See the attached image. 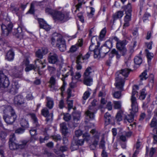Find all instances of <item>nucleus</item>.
<instances>
[{
    "label": "nucleus",
    "mask_w": 157,
    "mask_h": 157,
    "mask_svg": "<svg viewBox=\"0 0 157 157\" xmlns=\"http://www.w3.org/2000/svg\"><path fill=\"white\" fill-rule=\"evenodd\" d=\"M5 115L3 116V119L5 122L9 124H12L15 121L17 116L13 108L10 106H7L4 110Z\"/></svg>",
    "instance_id": "nucleus-1"
},
{
    "label": "nucleus",
    "mask_w": 157,
    "mask_h": 157,
    "mask_svg": "<svg viewBox=\"0 0 157 157\" xmlns=\"http://www.w3.org/2000/svg\"><path fill=\"white\" fill-rule=\"evenodd\" d=\"M3 19L0 21V25L2 30V34L4 36H7L12 31L13 25L9 19Z\"/></svg>",
    "instance_id": "nucleus-2"
},
{
    "label": "nucleus",
    "mask_w": 157,
    "mask_h": 157,
    "mask_svg": "<svg viewBox=\"0 0 157 157\" xmlns=\"http://www.w3.org/2000/svg\"><path fill=\"white\" fill-rule=\"evenodd\" d=\"M94 72V71L90 67L86 69L83 75V82L84 84L87 86H90L92 84L93 80L91 75Z\"/></svg>",
    "instance_id": "nucleus-3"
},
{
    "label": "nucleus",
    "mask_w": 157,
    "mask_h": 157,
    "mask_svg": "<svg viewBox=\"0 0 157 157\" xmlns=\"http://www.w3.org/2000/svg\"><path fill=\"white\" fill-rule=\"evenodd\" d=\"M53 19L56 21H58L62 23H63L69 19V13L57 10Z\"/></svg>",
    "instance_id": "nucleus-4"
},
{
    "label": "nucleus",
    "mask_w": 157,
    "mask_h": 157,
    "mask_svg": "<svg viewBox=\"0 0 157 157\" xmlns=\"http://www.w3.org/2000/svg\"><path fill=\"white\" fill-rule=\"evenodd\" d=\"M139 87L137 85H135L133 88L132 95L131 98V107L135 112L138 111V105L136 99L134 96L137 93V92L136 90H138Z\"/></svg>",
    "instance_id": "nucleus-5"
},
{
    "label": "nucleus",
    "mask_w": 157,
    "mask_h": 157,
    "mask_svg": "<svg viewBox=\"0 0 157 157\" xmlns=\"http://www.w3.org/2000/svg\"><path fill=\"white\" fill-rule=\"evenodd\" d=\"M96 101L94 100L92 102V105L90 106L87 111L86 112V118L88 120H92L94 118V114L96 113L97 109L95 106L94 103Z\"/></svg>",
    "instance_id": "nucleus-6"
},
{
    "label": "nucleus",
    "mask_w": 157,
    "mask_h": 157,
    "mask_svg": "<svg viewBox=\"0 0 157 157\" xmlns=\"http://www.w3.org/2000/svg\"><path fill=\"white\" fill-rule=\"evenodd\" d=\"M29 141L28 140H24L20 141L19 144L15 142L9 143V147L11 150H14L17 148L21 149L25 148L27 144Z\"/></svg>",
    "instance_id": "nucleus-7"
},
{
    "label": "nucleus",
    "mask_w": 157,
    "mask_h": 157,
    "mask_svg": "<svg viewBox=\"0 0 157 157\" xmlns=\"http://www.w3.org/2000/svg\"><path fill=\"white\" fill-rule=\"evenodd\" d=\"M29 115L33 121L34 125L36 127V128H33L30 130V134L32 136H33L37 134L36 133V130L39 128V127L40 126V124L38 123V119L35 114L33 113H30Z\"/></svg>",
    "instance_id": "nucleus-8"
},
{
    "label": "nucleus",
    "mask_w": 157,
    "mask_h": 157,
    "mask_svg": "<svg viewBox=\"0 0 157 157\" xmlns=\"http://www.w3.org/2000/svg\"><path fill=\"white\" fill-rule=\"evenodd\" d=\"M9 82L7 77L2 71H0V88L8 87Z\"/></svg>",
    "instance_id": "nucleus-9"
},
{
    "label": "nucleus",
    "mask_w": 157,
    "mask_h": 157,
    "mask_svg": "<svg viewBox=\"0 0 157 157\" xmlns=\"http://www.w3.org/2000/svg\"><path fill=\"white\" fill-rule=\"evenodd\" d=\"M58 57L56 54L51 53L48 56V62L51 63H56L57 65L60 66L61 62L58 60Z\"/></svg>",
    "instance_id": "nucleus-10"
},
{
    "label": "nucleus",
    "mask_w": 157,
    "mask_h": 157,
    "mask_svg": "<svg viewBox=\"0 0 157 157\" xmlns=\"http://www.w3.org/2000/svg\"><path fill=\"white\" fill-rule=\"evenodd\" d=\"M63 40L61 35L55 34L51 38V44L53 46H57Z\"/></svg>",
    "instance_id": "nucleus-11"
},
{
    "label": "nucleus",
    "mask_w": 157,
    "mask_h": 157,
    "mask_svg": "<svg viewBox=\"0 0 157 157\" xmlns=\"http://www.w3.org/2000/svg\"><path fill=\"white\" fill-rule=\"evenodd\" d=\"M124 79L122 78L119 75L116 78V82L115 85L118 89L123 90V86L124 84Z\"/></svg>",
    "instance_id": "nucleus-12"
},
{
    "label": "nucleus",
    "mask_w": 157,
    "mask_h": 157,
    "mask_svg": "<svg viewBox=\"0 0 157 157\" xmlns=\"http://www.w3.org/2000/svg\"><path fill=\"white\" fill-rule=\"evenodd\" d=\"M41 114L44 117H46V121L47 122L52 120L53 113H52L49 114V110L47 108H44L41 110Z\"/></svg>",
    "instance_id": "nucleus-13"
},
{
    "label": "nucleus",
    "mask_w": 157,
    "mask_h": 157,
    "mask_svg": "<svg viewBox=\"0 0 157 157\" xmlns=\"http://www.w3.org/2000/svg\"><path fill=\"white\" fill-rule=\"evenodd\" d=\"M46 60H44L42 61L40 59H36L35 60V69L40 70L45 67L46 63Z\"/></svg>",
    "instance_id": "nucleus-14"
},
{
    "label": "nucleus",
    "mask_w": 157,
    "mask_h": 157,
    "mask_svg": "<svg viewBox=\"0 0 157 157\" xmlns=\"http://www.w3.org/2000/svg\"><path fill=\"white\" fill-rule=\"evenodd\" d=\"M48 52V49L45 48H43L38 50L35 52V55L38 59H42L43 56Z\"/></svg>",
    "instance_id": "nucleus-15"
},
{
    "label": "nucleus",
    "mask_w": 157,
    "mask_h": 157,
    "mask_svg": "<svg viewBox=\"0 0 157 157\" xmlns=\"http://www.w3.org/2000/svg\"><path fill=\"white\" fill-rule=\"evenodd\" d=\"M112 47L113 43L112 41L110 40H107L104 44V46L101 47V49H106V50L105 52H103L104 55H105L109 52L110 49L112 48Z\"/></svg>",
    "instance_id": "nucleus-16"
},
{
    "label": "nucleus",
    "mask_w": 157,
    "mask_h": 157,
    "mask_svg": "<svg viewBox=\"0 0 157 157\" xmlns=\"http://www.w3.org/2000/svg\"><path fill=\"white\" fill-rule=\"evenodd\" d=\"M19 87L20 85L18 82H13L11 85V87L9 90V92L12 94H15L17 93V90Z\"/></svg>",
    "instance_id": "nucleus-17"
},
{
    "label": "nucleus",
    "mask_w": 157,
    "mask_h": 157,
    "mask_svg": "<svg viewBox=\"0 0 157 157\" xmlns=\"http://www.w3.org/2000/svg\"><path fill=\"white\" fill-rule=\"evenodd\" d=\"M38 21L40 28L44 29L46 31L50 30V26L43 19H39Z\"/></svg>",
    "instance_id": "nucleus-18"
},
{
    "label": "nucleus",
    "mask_w": 157,
    "mask_h": 157,
    "mask_svg": "<svg viewBox=\"0 0 157 157\" xmlns=\"http://www.w3.org/2000/svg\"><path fill=\"white\" fill-rule=\"evenodd\" d=\"M90 132L93 134H95L93 138V140H94L92 144L96 146H97L99 142L100 133L98 132H96L95 129L92 130L90 131Z\"/></svg>",
    "instance_id": "nucleus-19"
},
{
    "label": "nucleus",
    "mask_w": 157,
    "mask_h": 157,
    "mask_svg": "<svg viewBox=\"0 0 157 157\" xmlns=\"http://www.w3.org/2000/svg\"><path fill=\"white\" fill-rule=\"evenodd\" d=\"M131 110L132 111L131 112V114L126 116L124 117V121L126 123L127 122L129 123L132 122L133 120V117L134 114L138 112V111L135 112L133 110L132 107Z\"/></svg>",
    "instance_id": "nucleus-20"
},
{
    "label": "nucleus",
    "mask_w": 157,
    "mask_h": 157,
    "mask_svg": "<svg viewBox=\"0 0 157 157\" xmlns=\"http://www.w3.org/2000/svg\"><path fill=\"white\" fill-rule=\"evenodd\" d=\"M23 71V68H22L19 70H17L16 69H13L11 70L12 75L15 78H21L22 77V72Z\"/></svg>",
    "instance_id": "nucleus-21"
},
{
    "label": "nucleus",
    "mask_w": 157,
    "mask_h": 157,
    "mask_svg": "<svg viewBox=\"0 0 157 157\" xmlns=\"http://www.w3.org/2000/svg\"><path fill=\"white\" fill-rule=\"evenodd\" d=\"M82 45V41L79 40H78V43L75 45L71 46L70 48L69 51L70 52L73 53L76 52L78 48L79 47H81Z\"/></svg>",
    "instance_id": "nucleus-22"
},
{
    "label": "nucleus",
    "mask_w": 157,
    "mask_h": 157,
    "mask_svg": "<svg viewBox=\"0 0 157 157\" xmlns=\"http://www.w3.org/2000/svg\"><path fill=\"white\" fill-rule=\"evenodd\" d=\"M70 73L71 75L72 76V80H75L78 81V79L81 77V75L79 72H77L74 74L73 71V69H71Z\"/></svg>",
    "instance_id": "nucleus-23"
},
{
    "label": "nucleus",
    "mask_w": 157,
    "mask_h": 157,
    "mask_svg": "<svg viewBox=\"0 0 157 157\" xmlns=\"http://www.w3.org/2000/svg\"><path fill=\"white\" fill-rule=\"evenodd\" d=\"M14 103L17 105H21L24 102V98L21 95H17L14 98Z\"/></svg>",
    "instance_id": "nucleus-24"
},
{
    "label": "nucleus",
    "mask_w": 157,
    "mask_h": 157,
    "mask_svg": "<svg viewBox=\"0 0 157 157\" xmlns=\"http://www.w3.org/2000/svg\"><path fill=\"white\" fill-rule=\"evenodd\" d=\"M127 43V41L125 40H119L116 43L117 48L118 50L125 48V46Z\"/></svg>",
    "instance_id": "nucleus-25"
},
{
    "label": "nucleus",
    "mask_w": 157,
    "mask_h": 157,
    "mask_svg": "<svg viewBox=\"0 0 157 157\" xmlns=\"http://www.w3.org/2000/svg\"><path fill=\"white\" fill-rule=\"evenodd\" d=\"M47 100L46 105L49 109L52 108L54 105V102L53 99L49 97H47Z\"/></svg>",
    "instance_id": "nucleus-26"
},
{
    "label": "nucleus",
    "mask_w": 157,
    "mask_h": 157,
    "mask_svg": "<svg viewBox=\"0 0 157 157\" xmlns=\"http://www.w3.org/2000/svg\"><path fill=\"white\" fill-rule=\"evenodd\" d=\"M60 126L63 134L65 136L67 135L68 133V130L66 123H63L60 124Z\"/></svg>",
    "instance_id": "nucleus-27"
},
{
    "label": "nucleus",
    "mask_w": 157,
    "mask_h": 157,
    "mask_svg": "<svg viewBox=\"0 0 157 157\" xmlns=\"http://www.w3.org/2000/svg\"><path fill=\"white\" fill-rule=\"evenodd\" d=\"M102 49H101L100 50H99L98 49V46H96L95 48H94V50L93 51L94 52V57L95 58H97L98 57V56H99L100 57H101V53H104L103 52H102L101 51V50H102Z\"/></svg>",
    "instance_id": "nucleus-28"
},
{
    "label": "nucleus",
    "mask_w": 157,
    "mask_h": 157,
    "mask_svg": "<svg viewBox=\"0 0 157 157\" xmlns=\"http://www.w3.org/2000/svg\"><path fill=\"white\" fill-rule=\"evenodd\" d=\"M59 50L61 52H63L66 50V46L65 41L63 40L57 46Z\"/></svg>",
    "instance_id": "nucleus-29"
},
{
    "label": "nucleus",
    "mask_w": 157,
    "mask_h": 157,
    "mask_svg": "<svg viewBox=\"0 0 157 157\" xmlns=\"http://www.w3.org/2000/svg\"><path fill=\"white\" fill-rule=\"evenodd\" d=\"M14 56V52L12 50H9L6 54V58L9 61H11L13 60Z\"/></svg>",
    "instance_id": "nucleus-30"
},
{
    "label": "nucleus",
    "mask_w": 157,
    "mask_h": 157,
    "mask_svg": "<svg viewBox=\"0 0 157 157\" xmlns=\"http://www.w3.org/2000/svg\"><path fill=\"white\" fill-rule=\"evenodd\" d=\"M56 10H52L51 8L49 7H47L45 9L46 13L47 14L51 15L53 18L56 13Z\"/></svg>",
    "instance_id": "nucleus-31"
},
{
    "label": "nucleus",
    "mask_w": 157,
    "mask_h": 157,
    "mask_svg": "<svg viewBox=\"0 0 157 157\" xmlns=\"http://www.w3.org/2000/svg\"><path fill=\"white\" fill-rule=\"evenodd\" d=\"M112 118L110 114L108 112H106L104 115V119L105 123L106 125L109 124Z\"/></svg>",
    "instance_id": "nucleus-32"
},
{
    "label": "nucleus",
    "mask_w": 157,
    "mask_h": 157,
    "mask_svg": "<svg viewBox=\"0 0 157 157\" xmlns=\"http://www.w3.org/2000/svg\"><path fill=\"white\" fill-rule=\"evenodd\" d=\"M119 50L122 56H124L126 59L129 58V56H128V52L125 48L119 49Z\"/></svg>",
    "instance_id": "nucleus-33"
},
{
    "label": "nucleus",
    "mask_w": 157,
    "mask_h": 157,
    "mask_svg": "<svg viewBox=\"0 0 157 157\" xmlns=\"http://www.w3.org/2000/svg\"><path fill=\"white\" fill-rule=\"evenodd\" d=\"M130 72V69H129L125 68L122 69L121 71H120V74H121L125 77H127L128 76Z\"/></svg>",
    "instance_id": "nucleus-34"
},
{
    "label": "nucleus",
    "mask_w": 157,
    "mask_h": 157,
    "mask_svg": "<svg viewBox=\"0 0 157 157\" xmlns=\"http://www.w3.org/2000/svg\"><path fill=\"white\" fill-rule=\"evenodd\" d=\"M80 113L78 112H74L73 113V119L74 121H77L79 120Z\"/></svg>",
    "instance_id": "nucleus-35"
},
{
    "label": "nucleus",
    "mask_w": 157,
    "mask_h": 157,
    "mask_svg": "<svg viewBox=\"0 0 157 157\" xmlns=\"http://www.w3.org/2000/svg\"><path fill=\"white\" fill-rule=\"evenodd\" d=\"M21 126L24 128H27L29 127L28 121L25 119H22L20 121Z\"/></svg>",
    "instance_id": "nucleus-36"
},
{
    "label": "nucleus",
    "mask_w": 157,
    "mask_h": 157,
    "mask_svg": "<svg viewBox=\"0 0 157 157\" xmlns=\"http://www.w3.org/2000/svg\"><path fill=\"white\" fill-rule=\"evenodd\" d=\"M124 15V12L123 11H119L117 12L113 15V17L115 19L120 18Z\"/></svg>",
    "instance_id": "nucleus-37"
},
{
    "label": "nucleus",
    "mask_w": 157,
    "mask_h": 157,
    "mask_svg": "<svg viewBox=\"0 0 157 157\" xmlns=\"http://www.w3.org/2000/svg\"><path fill=\"white\" fill-rule=\"evenodd\" d=\"M91 90L89 88H88V90L86 91L83 94L82 98L84 100H86L90 96Z\"/></svg>",
    "instance_id": "nucleus-38"
},
{
    "label": "nucleus",
    "mask_w": 157,
    "mask_h": 157,
    "mask_svg": "<svg viewBox=\"0 0 157 157\" xmlns=\"http://www.w3.org/2000/svg\"><path fill=\"white\" fill-rule=\"evenodd\" d=\"M122 8L125 11V13L126 12L132 13L131 5L130 3H128L127 6L123 7Z\"/></svg>",
    "instance_id": "nucleus-39"
},
{
    "label": "nucleus",
    "mask_w": 157,
    "mask_h": 157,
    "mask_svg": "<svg viewBox=\"0 0 157 157\" xmlns=\"http://www.w3.org/2000/svg\"><path fill=\"white\" fill-rule=\"evenodd\" d=\"M140 78L141 81L145 80L148 78V75H147V71H145L142 73L140 75Z\"/></svg>",
    "instance_id": "nucleus-40"
},
{
    "label": "nucleus",
    "mask_w": 157,
    "mask_h": 157,
    "mask_svg": "<svg viewBox=\"0 0 157 157\" xmlns=\"http://www.w3.org/2000/svg\"><path fill=\"white\" fill-rule=\"evenodd\" d=\"M111 52L112 54L116 56V58L117 59H119L121 57V55L119 52V50L118 51L116 49H113L112 50Z\"/></svg>",
    "instance_id": "nucleus-41"
},
{
    "label": "nucleus",
    "mask_w": 157,
    "mask_h": 157,
    "mask_svg": "<svg viewBox=\"0 0 157 157\" xmlns=\"http://www.w3.org/2000/svg\"><path fill=\"white\" fill-rule=\"evenodd\" d=\"M146 95V90L145 89H143L140 91V95L139 98L141 100H144L145 98Z\"/></svg>",
    "instance_id": "nucleus-42"
},
{
    "label": "nucleus",
    "mask_w": 157,
    "mask_h": 157,
    "mask_svg": "<svg viewBox=\"0 0 157 157\" xmlns=\"http://www.w3.org/2000/svg\"><path fill=\"white\" fill-rule=\"evenodd\" d=\"M124 17V21H130L131 20L132 13L126 12Z\"/></svg>",
    "instance_id": "nucleus-43"
},
{
    "label": "nucleus",
    "mask_w": 157,
    "mask_h": 157,
    "mask_svg": "<svg viewBox=\"0 0 157 157\" xmlns=\"http://www.w3.org/2000/svg\"><path fill=\"white\" fill-rule=\"evenodd\" d=\"M142 60L140 57L136 56L134 59V62L137 65H140L142 63Z\"/></svg>",
    "instance_id": "nucleus-44"
},
{
    "label": "nucleus",
    "mask_w": 157,
    "mask_h": 157,
    "mask_svg": "<svg viewBox=\"0 0 157 157\" xmlns=\"http://www.w3.org/2000/svg\"><path fill=\"white\" fill-rule=\"evenodd\" d=\"M35 65L34 66L33 64H29L28 65L26 66V67L25 69V71L26 72H28L33 69H34V70H36V69H35Z\"/></svg>",
    "instance_id": "nucleus-45"
},
{
    "label": "nucleus",
    "mask_w": 157,
    "mask_h": 157,
    "mask_svg": "<svg viewBox=\"0 0 157 157\" xmlns=\"http://www.w3.org/2000/svg\"><path fill=\"white\" fill-rule=\"evenodd\" d=\"M145 52L148 59H149L150 61L153 57L154 56L153 54L150 52L147 49H146L145 50Z\"/></svg>",
    "instance_id": "nucleus-46"
},
{
    "label": "nucleus",
    "mask_w": 157,
    "mask_h": 157,
    "mask_svg": "<svg viewBox=\"0 0 157 157\" xmlns=\"http://www.w3.org/2000/svg\"><path fill=\"white\" fill-rule=\"evenodd\" d=\"M84 59L82 54H80L77 58L76 63H82L83 62Z\"/></svg>",
    "instance_id": "nucleus-47"
},
{
    "label": "nucleus",
    "mask_w": 157,
    "mask_h": 157,
    "mask_svg": "<svg viewBox=\"0 0 157 157\" xmlns=\"http://www.w3.org/2000/svg\"><path fill=\"white\" fill-rule=\"evenodd\" d=\"M106 32V30L105 28H104L101 30L100 34V38L101 40H102L105 37Z\"/></svg>",
    "instance_id": "nucleus-48"
},
{
    "label": "nucleus",
    "mask_w": 157,
    "mask_h": 157,
    "mask_svg": "<svg viewBox=\"0 0 157 157\" xmlns=\"http://www.w3.org/2000/svg\"><path fill=\"white\" fill-rule=\"evenodd\" d=\"M114 107L115 109H119L121 107V102L120 101H113Z\"/></svg>",
    "instance_id": "nucleus-49"
},
{
    "label": "nucleus",
    "mask_w": 157,
    "mask_h": 157,
    "mask_svg": "<svg viewBox=\"0 0 157 157\" xmlns=\"http://www.w3.org/2000/svg\"><path fill=\"white\" fill-rule=\"evenodd\" d=\"M113 96L115 98L119 99L120 98L121 96V91H117L113 94Z\"/></svg>",
    "instance_id": "nucleus-50"
},
{
    "label": "nucleus",
    "mask_w": 157,
    "mask_h": 157,
    "mask_svg": "<svg viewBox=\"0 0 157 157\" xmlns=\"http://www.w3.org/2000/svg\"><path fill=\"white\" fill-rule=\"evenodd\" d=\"M157 124V120L155 117H153L150 123V125L151 127H155Z\"/></svg>",
    "instance_id": "nucleus-51"
},
{
    "label": "nucleus",
    "mask_w": 157,
    "mask_h": 157,
    "mask_svg": "<svg viewBox=\"0 0 157 157\" xmlns=\"http://www.w3.org/2000/svg\"><path fill=\"white\" fill-rule=\"evenodd\" d=\"M105 142L104 140L103 139H101L99 144V148L102 149L103 150H105Z\"/></svg>",
    "instance_id": "nucleus-52"
},
{
    "label": "nucleus",
    "mask_w": 157,
    "mask_h": 157,
    "mask_svg": "<svg viewBox=\"0 0 157 157\" xmlns=\"http://www.w3.org/2000/svg\"><path fill=\"white\" fill-rule=\"evenodd\" d=\"M56 83V81L55 78L53 77H52L50 80V83L51 84L50 86L52 87L55 85Z\"/></svg>",
    "instance_id": "nucleus-53"
},
{
    "label": "nucleus",
    "mask_w": 157,
    "mask_h": 157,
    "mask_svg": "<svg viewBox=\"0 0 157 157\" xmlns=\"http://www.w3.org/2000/svg\"><path fill=\"white\" fill-rule=\"evenodd\" d=\"M84 141H87L90 139V135L88 133H85L83 135Z\"/></svg>",
    "instance_id": "nucleus-54"
},
{
    "label": "nucleus",
    "mask_w": 157,
    "mask_h": 157,
    "mask_svg": "<svg viewBox=\"0 0 157 157\" xmlns=\"http://www.w3.org/2000/svg\"><path fill=\"white\" fill-rule=\"evenodd\" d=\"M11 10L13 13L17 14V12L19 10V8L14 6H12L11 7Z\"/></svg>",
    "instance_id": "nucleus-55"
},
{
    "label": "nucleus",
    "mask_w": 157,
    "mask_h": 157,
    "mask_svg": "<svg viewBox=\"0 0 157 157\" xmlns=\"http://www.w3.org/2000/svg\"><path fill=\"white\" fill-rule=\"evenodd\" d=\"M63 118L65 121H68L71 119V117L69 114L66 113L64 114Z\"/></svg>",
    "instance_id": "nucleus-56"
},
{
    "label": "nucleus",
    "mask_w": 157,
    "mask_h": 157,
    "mask_svg": "<svg viewBox=\"0 0 157 157\" xmlns=\"http://www.w3.org/2000/svg\"><path fill=\"white\" fill-rule=\"evenodd\" d=\"M47 69L48 70L51 74H54L56 70V69L55 68L49 66H48Z\"/></svg>",
    "instance_id": "nucleus-57"
},
{
    "label": "nucleus",
    "mask_w": 157,
    "mask_h": 157,
    "mask_svg": "<svg viewBox=\"0 0 157 157\" xmlns=\"http://www.w3.org/2000/svg\"><path fill=\"white\" fill-rule=\"evenodd\" d=\"M48 129L49 128H46L44 129V134L45 135V136L44 137V140H45V141L48 140L49 138L48 135L47 134H46L47 133V131L48 130Z\"/></svg>",
    "instance_id": "nucleus-58"
},
{
    "label": "nucleus",
    "mask_w": 157,
    "mask_h": 157,
    "mask_svg": "<svg viewBox=\"0 0 157 157\" xmlns=\"http://www.w3.org/2000/svg\"><path fill=\"white\" fill-rule=\"evenodd\" d=\"M106 101L104 98H102L101 101V104L100 106V107L101 108H105L104 105L106 104Z\"/></svg>",
    "instance_id": "nucleus-59"
},
{
    "label": "nucleus",
    "mask_w": 157,
    "mask_h": 157,
    "mask_svg": "<svg viewBox=\"0 0 157 157\" xmlns=\"http://www.w3.org/2000/svg\"><path fill=\"white\" fill-rule=\"evenodd\" d=\"M156 148L152 147L150 149L149 155L151 157H152L155 153L156 151Z\"/></svg>",
    "instance_id": "nucleus-60"
},
{
    "label": "nucleus",
    "mask_w": 157,
    "mask_h": 157,
    "mask_svg": "<svg viewBox=\"0 0 157 157\" xmlns=\"http://www.w3.org/2000/svg\"><path fill=\"white\" fill-rule=\"evenodd\" d=\"M62 81L63 82V84L60 89L61 91L63 92L65 90V87L67 85V83L64 81V78H62Z\"/></svg>",
    "instance_id": "nucleus-61"
},
{
    "label": "nucleus",
    "mask_w": 157,
    "mask_h": 157,
    "mask_svg": "<svg viewBox=\"0 0 157 157\" xmlns=\"http://www.w3.org/2000/svg\"><path fill=\"white\" fill-rule=\"evenodd\" d=\"M78 3L76 6V10L75 11V12H76L77 10L79 11V9L81 8L82 7V2H80V0H78Z\"/></svg>",
    "instance_id": "nucleus-62"
},
{
    "label": "nucleus",
    "mask_w": 157,
    "mask_h": 157,
    "mask_svg": "<svg viewBox=\"0 0 157 157\" xmlns=\"http://www.w3.org/2000/svg\"><path fill=\"white\" fill-rule=\"evenodd\" d=\"M16 138L14 134L10 136L9 139V143L12 142H15Z\"/></svg>",
    "instance_id": "nucleus-63"
},
{
    "label": "nucleus",
    "mask_w": 157,
    "mask_h": 157,
    "mask_svg": "<svg viewBox=\"0 0 157 157\" xmlns=\"http://www.w3.org/2000/svg\"><path fill=\"white\" fill-rule=\"evenodd\" d=\"M77 81L75 80H72V82L70 83V86L71 88H74L76 86V83Z\"/></svg>",
    "instance_id": "nucleus-64"
}]
</instances>
